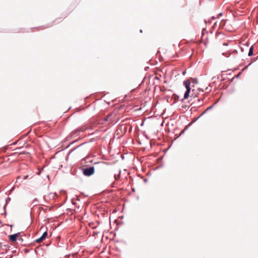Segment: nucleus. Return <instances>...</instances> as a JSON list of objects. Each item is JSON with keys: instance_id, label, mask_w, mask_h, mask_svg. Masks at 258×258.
<instances>
[{"instance_id": "obj_40", "label": "nucleus", "mask_w": 258, "mask_h": 258, "mask_svg": "<svg viewBox=\"0 0 258 258\" xmlns=\"http://www.w3.org/2000/svg\"><path fill=\"white\" fill-rule=\"evenodd\" d=\"M140 32L142 33V30H140Z\"/></svg>"}, {"instance_id": "obj_41", "label": "nucleus", "mask_w": 258, "mask_h": 258, "mask_svg": "<svg viewBox=\"0 0 258 258\" xmlns=\"http://www.w3.org/2000/svg\"><path fill=\"white\" fill-rule=\"evenodd\" d=\"M2 221L0 220V224H2Z\"/></svg>"}, {"instance_id": "obj_3", "label": "nucleus", "mask_w": 258, "mask_h": 258, "mask_svg": "<svg viewBox=\"0 0 258 258\" xmlns=\"http://www.w3.org/2000/svg\"><path fill=\"white\" fill-rule=\"evenodd\" d=\"M47 230L44 231L43 232V233L42 234V235H41V236L36 239L35 240V242H37V243H41L42 242L43 240H44L45 239V238H46L47 236Z\"/></svg>"}, {"instance_id": "obj_5", "label": "nucleus", "mask_w": 258, "mask_h": 258, "mask_svg": "<svg viewBox=\"0 0 258 258\" xmlns=\"http://www.w3.org/2000/svg\"><path fill=\"white\" fill-rule=\"evenodd\" d=\"M219 101V100H217L216 102H215L213 104L208 107L198 118H197L195 119V121H197L200 117H201L202 116H203L204 114H205L207 111L209 110H211L214 106L217 103V102Z\"/></svg>"}, {"instance_id": "obj_33", "label": "nucleus", "mask_w": 258, "mask_h": 258, "mask_svg": "<svg viewBox=\"0 0 258 258\" xmlns=\"http://www.w3.org/2000/svg\"><path fill=\"white\" fill-rule=\"evenodd\" d=\"M240 49H241V51H243V48H242V47H240Z\"/></svg>"}, {"instance_id": "obj_37", "label": "nucleus", "mask_w": 258, "mask_h": 258, "mask_svg": "<svg viewBox=\"0 0 258 258\" xmlns=\"http://www.w3.org/2000/svg\"><path fill=\"white\" fill-rule=\"evenodd\" d=\"M9 226H10V227H13V225H10Z\"/></svg>"}, {"instance_id": "obj_18", "label": "nucleus", "mask_w": 258, "mask_h": 258, "mask_svg": "<svg viewBox=\"0 0 258 258\" xmlns=\"http://www.w3.org/2000/svg\"><path fill=\"white\" fill-rule=\"evenodd\" d=\"M99 163H103V164H107L106 162H97L94 163V164H99Z\"/></svg>"}, {"instance_id": "obj_10", "label": "nucleus", "mask_w": 258, "mask_h": 258, "mask_svg": "<svg viewBox=\"0 0 258 258\" xmlns=\"http://www.w3.org/2000/svg\"><path fill=\"white\" fill-rule=\"evenodd\" d=\"M78 132H79V130H76L75 131L72 132V133H71V138L74 137L77 134V133Z\"/></svg>"}, {"instance_id": "obj_19", "label": "nucleus", "mask_w": 258, "mask_h": 258, "mask_svg": "<svg viewBox=\"0 0 258 258\" xmlns=\"http://www.w3.org/2000/svg\"><path fill=\"white\" fill-rule=\"evenodd\" d=\"M77 142V140H75V141H73V142H71V143H70V144L68 146V147L70 146L71 145H72V144H74V143H75V142Z\"/></svg>"}, {"instance_id": "obj_22", "label": "nucleus", "mask_w": 258, "mask_h": 258, "mask_svg": "<svg viewBox=\"0 0 258 258\" xmlns=\"http://www.w3.org/2000/svg\"><path fill=\"white\" fill-rule=\"evenodd\" d=\"M186 71H185V70L183 71L182 72V75H185L186 74Z\"/></svg>"}, {"instance_id": "obj_39", "label": "nucleus", "mask_w": 258, "mask_h": 258, "mask_svg": "<svg viewBox=\"0 0 258 258\" xmlns=\"http://www.w3.org/2000/svg\"><path fill=\"white\" fill-rule=\"evenodd\" d=\"M220 16H222V13H221L219 14Z\"/></svg>"}, {"instance_id": "obj_14", "label": "nucleus", "mask_w": 258, "mask_h": 258, "mask_svg": "<svg viewBox=\"0 0 258 258\" xmlns=\"http://www.w3.org/2000/svg\"><path fill=\"white\" fill-rule=\"evenodd\" d=\"M251 64H252V62H251L250 63H249L247 66H245V67L242 69V71H244L246 70L248 68V67L249 66H250Z\"/></svg>"}, {"instance_id": "obj_7", "label": "nucleus", "mask_w": 258, "mask_h": 258, "mask_svg": "<svg viewBox=\"0 0 258 258\" xmlns=\"http://www.w3.org/2000/svg\"><path fill=\"white\" fill-rule=\"evenodd\" d=\"M120 174H121V170H119L118 173L117 174L114 175V179H115V180L117 181L120 179Z\"/></svg>"}, {"instance_id": "obj_17", "label": "nucleus", "mask_w": 258, "mask_h": 258, "mask_svg": "<svg viewBox=\"0 0 258 258\" xmlns=\"http://www.w3.org/2000/svg\"><path fill=\"white\" fill-rule=\"evenodd\" d=\"M10 201H11V198H9V197L7 198L6 199V203H8Z\"/></svg>"}, {"instance_id": "obj_8", "label": "nucleus", "mask_w": 258, "mask_h": 258, "mask_svg": "<svg viewBox=\"0 0 258 258\" xmlns=\"http://www.w3.org/2000/svg\"><path fill=\"white\" fill-rule=\"evenodd\" d=\"M173 98L174 100V103H175L177 100H179V96L178 95H177L176 94H174L173 95Z\"/></svg>"}, {"instance_id": "obj_42", "label": "nucleus", "mask_w": 258, "mask_h": 258, "mask_svg": "<svg viewBox=\"0 0 258 258\" xmlns=\"http://www.w3.org/2000/svg\"><path fill=\"white\" fill-rule=\"evenodd\" d=\"M2 247V245L1 244L0 248Z\"/></svg>"}, {"instance_id": "obj_23", "label": "nucleus", "mask_w": 258, "mask_h": 258, "mask_svg": "<svg viewBox=\"0 0 258 258\" xmlns=\"http://www.w3.org/2000/svg\"><path fill=\"white\" fill-rule=\"evenodd\" d=\"M232 53H237V50H234Z\"/></svg>"}, {"instance_id": "obj_35", "label": "nucleus", "mask_w": 258, "mask_h": 258, "mask_svg": "<svg viewBox=\"0 0 258 258\" xmlns=\"http://www.w3.org/2000/svg\"><path fill=\"white\" fill-rule=\"evenodd\" d=\"M199 90H201L202 92H204V90H202V89H199Z\"/></svg>"}, {"instance_id": "obj_13", "label": "nucleus", "mask_w": 258, "mask_h": 258, "mask_svg": "<svg viewBox=\"0 0 258 258\" xmlns=\"http://www.w3.org/2000/svg\"><path fill=\"white\" fill-rule=\"evenodd\" d=\"M57 196V194L56 193H54L53 195H52V194L51 193H50L48 195V197H49V198L53 199L54 198V196Z\"/></svg>"}, {"instance_id": "obj_6", "label": "nucleus", "mask_w": 258, "mask_h": 258, "mask_svg": "<svg viewBox=\"0 0 258 258\" xmlns=\"http://www.w3.org/2000/svg\"><path fill=\"white\" fill-rule=\"evenodd\" d=\"M253 54V46L252 45L249 49V51L248 53V56H251Z\"/></svg>"}, {"instance_id": "obj_16", "label": "nucleus", "mask_w": 258, "mask_h": 258, "mask_svg": "<svg viewBox=\"0 0 258 258\" xmlns=\"http://www.w3.org/2000/svg\"><path fill=\"white\" fill-rule=\"evenodd\" d=\"M6 205L4 206V212L3 213H2V214L3 215H5V216H6L7 215V213H6Z\"/></svg>"}, {"instance_id": "obj_12", "label": "nucleus", "mask_w": 258, "mask_h": 258, "mask_svg": "<svg viewBox=\"0 0 258 258\" xmlns=\"http://www.w3.org/2000/svg\"><path fill=\"white\" fill-rule=\"evenodd\" d=\"M192 123V122H189L187 125L185 126V127H184V130L185 131H186V130H188V127L189 126H190L191 125V124Z\"/></svg>"}, {"instance_id": "obj_2", "label": "nucleus", "mask_w": 258, "mask_h": 258, "mask_svg": "<svg viewBox=\"0 0 258 258\" xmlns=\"http://www.w3.org/2000/svg\"><path fill=\"white\" fill-rule=\"evenodd\" d=\"M81 170L84 176L89 177L94 174L95 167L91 166L86 168H82Z\"/></svg>"}, {"instance_id": "obj_38", "label": "nucleus", "mask_w": 258, "mask_h": 258, "mask_svg": "<svg viewBox=\"0 0 258 258\" xmlns=\"http://www.w3.org/2000/svg\"><path fill=\"white\" fill-rule=\"evenodd\" d=\"M215 78H216V77H214L212 79L214 80Z\"/></svg>"}, {"instance_id": "obj_31", "label": "nucleus", "mask_w": 258, "mask_h": 258, "mask_svg": "<svg viewBox=\"0 0 258 258\" xmlns=\"http://www.w3.org/2000/svg\"><path fill=\"white\" fill-rule=\"evenodd\" d=\"M144 181H145V182H147V178L145 179H144Z\"/></svg>"}, {"instance_id": "obj_15", "label": "nucleus", "mask_w": 258, "mask_h": 258, "mask_svg": "<svg viewBox=\"0 0 258 258\" xmlns=\"http://www.w3.org/2000/svg\"><path fill=\"white\" fill-rule=\"evenodd\" d=\"M191 79L192 80V82L194 84H198V79L197 78H191Z\"/></svg>"}, {"instance_id": "obj_9", "label": "nucleus", "mask_w": 258, "mask_h": 258, "mask_svg": "<svg viewBox=\"0 0 258 258\" xmlns=\"http://www.w3.org/2000/svg\"><path fill=\"white\" fill-rule=\"evenodd\" d=\"M231 52H230L229 51H228L227 52H223L222 53V55L224 56L228 57L231 55Z\"/></svg>"}, {"instance_id": "obj_26", "label": "nucleus", "mask_w": 258, "mask_h": 258, "mask_svg": "<svg viewBox=\"0 0 258 258\" xmlns=\"http://www.w3.org/2000/svg\"><path fill=\"white\" fill-rule=\"evenodd\" d=\"M194 90H192V94H191V96H194Z\"/></svg>"}, {"instance_id": "obj_30", "label": "nucleus", "mask_w": 258, "mask_h": 258, "mask_svg": "<svg viewBox=\"0 0 258 258\" xmlns=\"http://www.w3.org/2000/svg\"><path fill=\"white\" fill-rule=\"evenodd\" d=\"M202 100H203V99H198V101H202Z\"/></svg>"}, {"instance_id": "obj_1", "label": "nucleus", "mask_w": 258, "mask_h": 258, "mask_svg": "<svg viewBox=\"0 0 258 258\" xmlns=\"http://www.w3.org/2000/svg\"><path fill=\"white\" fill-rule=\"evenodd\" d=\"M183 85L185 86L186 88V91L184 94L183 98L180 100V101H183L184 100L187 99L189 96V94L191 92L190 88V82L189 80H186L183 82Z\"/></svg>"}, {"instance_id": "obj_27", "label": "nucleus", "mask_w": 258, "mask_h": 258, "mask_svg": "<svg viewBox=\"0 0 258 258\" xmlns=\"http://www.w3.org/2000/svg\"><path fill=\"white\" fill-rule=\"evenodd\" d=\"M114 183H112L111 184V186L112 187H114Z\"/></svg>"}, {"instance_id": "obj_25", "label": "nucleus", "mask_w": 258, "mask_h": 258, "mask_svg": "<svg viewBox=\"0 0 258 258\" xmlns=\"http://www.w3.org/2000/svg\"><path fill=\"white\" fill-rule=\"evenodd\" d=\"M241 73H242L241 72L239 73V74L237 75L236 78L239 77V76L240 75H241Z\"/></svg>"}, {"instance_id": "obj_24", "label": "nucleus", "mask_w": 258, "mask_h": 258, "mask_svg": "<svg viewBox=\"0 0 258 258\" xmlns=\"http://www.w3.org/2000/svg\"><path fill=\"white\" fill-rule=\"evenodd\" d=\"M38 202V200H37V199L35 198V199L34 200V201H33V203H35V202Z\"/></svg>"}, {"instance_id": "obj_20", "label": "nucleus", "mask_w": 258, "mask_h": 258, "mask_svg": "<svg viewBox=\"0 0 258 258\" xmlns=\"http://www.w3.org/2000/svg\"><path fill=\"white\" fill-rule=\"evenodd\" d=\"M185 131L184 130H182V131L181 132V133H180V135H182V134H184V133H185Z\"/></svg>"}, {"instance_id": "obj_36", "label": "nucleus", "mask_w": 258, "mask_h": 258, "mask_svg": "<svg viewBox=\"0 0 258 258\" xmlns=\"http://www.w3.org/2000/svg\"><path fill=\"white\" fill-rule=\"evenodd\" d=\"M20 178H21V177H20V176H19V177L17 178V179H20Z\"/></svg>"}, {"instance_id": "obj_28", "label": "nucleus", "mask_w": 258, "mask_h": 258, "mask_svg": "<svg viewBox=\"0 0 258 258\" xmlns=\"http://www.w3.org/2000/svg\"><path fill=\"white\" fill-rule=\"evenodd\" d=\"M223 45H225V46H227V45H228V43H223Z\"/></svg>"}, {"instance_id": "obj_34", "label": "nucleus", "mask_w": 258, "mask_h": 258, "mask_svg": "<svg viewBox=\"0 0 258 258\" xmlns=\"http://www.w3.org/2000/svg\"><path fill=\"white\" fill-rule=\"evenodd\" d=\"M132 190H133V191H134H134H135V188H132Z\"/></svg>"}, {"instance_id": "obj_11", "label": "nucleus", "mask_w": 258, "mask_h": 258, "mask_svg": "<svg viewBox=\"0 0 258 258\" xmlns=\"http://www.w3.org/2000/svg\"><path fill=\"white\" fill-rule=\"evenodd\" d=\"M86 144V142H84V143H82V144H80L79 145L77 146V147H76L75 148H74L73 149H72V150L71 151V152H70V153H72L73 151H74L75 150H76L77 148H79V147H80L82 146L83 145H84V144Z\"/></svg>"}, {"instance_id": "obj_4", "label": "nucleus", "mask_w": 258, "mask_h": 258, "mask_svg": "<svg viewBox=\"0 0 258 258\" xmlns=\"http://www.w3.org/2000/svg\"><path fill=\"white\" fill-rule=\"evenodd\" d=\"M20 234V232H18L14 234L10 235L9 236V238L12 242H15L18 239V237Z\"/></svg>"}, {"instance_id": "obj_29", "label": "nucleus", "mask_w": 258, "mask_h": 258, "mask_svg": "<svg viewBox=\"0 0 258 258\" xmlns=\"http://www.w3.org/2000/svg\"><path fill=\"white\" fill-rule=\"evenodd\" d=\"M215 19H216V18L214 16L212 17V20H215Z\"/></svg>"}, {"instance_id": "obj_32", "label": "nucleus", "mask_w": 258, "mask_h": 258, "mask_svg": "<svg viewBox=\"0 0 258 258\" xmlns=\"http://www.w3.org/2000/svg\"><path fill=\"white\" fill-rule=\"evenodd\" d=\"M19 240H21V241H23V239L22 238H20L19 239Z\"/></svg>"}, {"instance_id": "obj_21", "label": "nucleus", "mask_w": 258, "mask_h": 258, "mask_svg": "<svg viewBox=\"0 0 258 258\" xmlns=\"http://www.w3.org/2000/svg\"><path fill=\"white\" fill-rule=\"evenodd\" d=\"M28 177V175H26L23 176L24 179H26Z\"/></svg>"}]
</instances>
